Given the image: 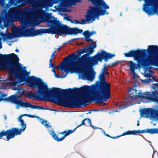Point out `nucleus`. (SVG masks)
<instances>
[{
	"mask_svg": "<svg viewBox=\"0 0 158 158\" xmlns=\"http://www.w3.org/2000/svg\"><path fill=\"white\" fill-rule=\"evenodd\" d=\"M8 70L10 74L7 76L6 79L0 80V89L6 87L15 90L18 88L19 83H28L31 87L36 88L38 94L28 93L27 98H31L35 97L40 100H51L52 102L60 105L73 108V98L71 96L62 94L64 90L55 87L48 88L42 80L34 76L30 77V72L26 70H25L26 73L20 72L19 70L15 69L11 71Z\"/></svg>",
	"mask_w": 158,
	"mask_h": 158,
	"instance_id": "obj_1",
	"label": "nucleus"
},
{
	"mask_svg": "<svg viewBox=\"0 0 158 158\" xmlns=\"http://www.w3.org/2000/svg\"><path fill=\"white\" fill-rule=\"evenodd\" d=\"M113 57V54L107 53L103 51L98 53L95 56L89 57L86 54L81 57L69 60L67 62L60 64L57 67L62 73L65 74L60 76L57 74L54 68V64L52 63V59L50 58L49 62V68H52V72L57 78H63L65 77L68 73H76L78 74L79 79L84 80L92 81L95 77L91 70L92 66L98 64V62H102L103 59L106 62L109 59Z\"/></svg>",
	"mask_w": 158,
	"mask_h": 158,
	"instance_id": "obj_2",
	"label": "nucleus"
},
{
	"mask_svg": "<svg viewBox=\"0 0 158 158\" xmlns=\"http://www.w3.org/2000/svg\"><path fill=\"white\" fill-rule=\"evenodd\" d=\"M146 51V50H138L130 51L124 54L126 57H133L135 60L143 65L144 71L143 75L145 77L148 78L144 80L140 79L142 83L144 84L149 83L154 80L152 65L158 66V47L157 45L148 46L147 52L152 55L146 60L144 55Z\"/></svg>",
	"mask_w": 158,
	"mask_h": 158,
	"instance_id": "obj_3",
	"label": "nucleus"
},
{
	"mask_svg": "<svg viewBox=\"0 0 158 158\" xmlns=\"http://www.w3.org/2000/svg\"><path fill=\"white\" fill-rule=\"evenodd\" d=\"M19 59L14 53L8 55L0 54V69L10 70V71L14 69L19 70V72L23 71L26 73V68L21 67L15 63L18 62Z\"/></svg>",
	"mask_w": 158,
	"mask_h": 158,
	"instance_id": "obj_4",
	"label": "nucleus"
},
{
	"mask_svg": "<svg viewBox=\"0 0 158 158\" xmlns=\"http://www.w3.org/2000/svg\"><path fill=\"white\" fill-rule=\"evenodd\" d=\"M45 18H41L40 19V21H45L48 23L49 26H51L50 28L47 29L48 33L69 34L70 28L68 27L66 25L60 26L55 20L52 19L47 15Z\"/></svg>",
	"mask_w": 158,
	"mask_h": 158,
	"instance_id": "obj_5",
	"label": "nucleus"
},
{
	"mask_svg": "<svg viewBox=\"0 0 158 158\" xmlns=\"http://www.w3.org/2000/svg\"><path fill=\"white\" fill-rule=\"evenodd\" d=\"M108 73L106 69H103L99 77V90L98 95L101 98L103 99L104 101L109 98L110 94V84L106 82L104 76L105 74Z\"/></svg>",
	"mask_w": 158,
	"mask_h": 158,
	"instance_id": "obj_6",
	"label": "nucleus"
},
{
	"mask_svg": "<svg viewBox=\"0 0 158 158\" xmlns=\"http://www.w3.org/2000/svg\"><path fill=\"white\" fill-rule=\"evenodd\" d=\"M18 2L21 7L25 6L27 4L32 5L33 8L36 10L35 11L40 10H43V8L47 9L49 7L52 6L53 3L56 2L55 0H44L41 2L36 3L34 2V0H18Z\"/></svg>",
	"mask_w": 158,
	"mask_h": 158,
	"instance_id": "obj_7",
	"label": "nucleus"
},
{
	"mask_svg": "<svg viewBox=\"0 0 158 158\" xmlns=\"http://www.w3.org/2000/svg\"><path fill=\"white\" fill-rule=\"evenodd\" d=\"M96 10V9L95 8H93L91 10H88L87 14L85 16V20L82 19L81 22L77 20L71 21V22L72 23L82 24L92 23L96 19L98 20L99 17L100 16L109 14V13L100 12L97 11Z\"/></svg>",
	"mask_w": 158,
	"mask_h": 158,
	"instance_id": "obj_8",
	"label": "nucleus"
},
{
	"mask_svg": "<svg viewBox=\"0 0 158 158\" xmlns=\"http://www.w3.org/2000/svg\"><path fill=\"white\" fill-rule=\"evenodd\" d=\"M151 87L153 89L152 90L154 89L155 91L152 93L148 92L146 94H142L139 90V99H145V101H143L145 102L148 103L153 102L158 103V93L157 92L158 90V81L156 83L153 84Z\"/></svg>",
	"mask_w": 158,
	"mask_h": 158,
	"instance_id": "obj_9",
	"label": "nucleus"
},
{
	"mask_svg": "<svg viewBox=\"0 0 158 158\" xmlns=\"http://www.w3.org/2000/svg\"><path fill=\"white\" fill-rule=\"evenodd\" d=\"M141 117L149 118L152 120H158V108H144L140 110Z\"/></svg>",
	"mask_w": 158,
	"mask_h": 158,
	"instance_id": "obj_10",
	"label": "nucleus"
},
{
	"mask_svg": "<svg viewBox=\"0 0 158 158\" xmlns=\"http://www.w3.org/2000/svg\"><path fill=\"white\" fill-rule=\"evenodd\" d=\"M25 116L31 118H36L40 120L41 123L44 125L45 127L47 128V129H48L51 128V126L50 125V123L47 121L40 118L38 116H35L34 115H31L30 114H24L21 115L18 118V120L19 122L20 123L21 126L22 128V129H18V130H20L21 133L25 130L26 127V123H24L23 120L22 119V117L23 116Z\"/></svg>",
	"mask_w": 158,
	"mask_h": 158,
	"instance_id": "obj_11",
	"label": "nucleus"
},
{
	"mask_svg": "<svg viewBox=\"0 0 158 158\" xmlns=\"http://www.w3.org/2000/svg\"><path fill=\"white\" fill-rule=\"evenodd\" d=\"M85 121H86L87 123L89 124H90V126L93 128H97L96 127H94L92 125L91 121V120H90L89 119H85L84 120L82 121L80 125L77 126V127H76L73 130H69L67 131H65L64 132L62 133V135H63V136L62 137H61L60 138H59L57 136L56 134H55L53 130L52 131H50L49 132L50 134L52 136L53 138L57 141H62L65 138V137H66L67 136L73 132L77 128L80 127L82 125L84 124Z\"/></svg>",
	"mask_w": 158,
	"mask_h": 158,
	"instance_id": "obj_12",
	"label": "nucleus"
},
{
	"mask_svg": "<svg viewBox=\"0 0 158 158\" xmlns=\"http://www.w3.org/2000/svg\"><path fill=\"white\" fill-rule=\"evenodd\" d=\"M21 134V132L18 129L13 128L7 130L6 131H2L0 132V138L4 135H7L6 138L9 140L11 138H14L15 135Z\"/></svg>",
	"mask_w": 158,
	"mask_h": 158,
	"instance_id": "obj_13",
	"label": "nucleus"
},
{
	"mask_svg": "<svg viewBox=\"0 0 158 158\" xmlns=\"http://www.w3.org/2000/svg\"><path fill=\"white\" fill-rule=\"evenodd\" d=\"M20 105L24 107V108H29L31 109H44V108L43 106H37L31 104V103L29 102H21L20 103Z\"/></svg>",
	"mask_w": 158,
	"mask_h": 158,
	"instance_id": "obj_14",
	"label": "nucleus"
},
{
	"mask_svg": "<svg viewBox=\"0 0 158 158\" xmlns=\"http://www.w3.org/2000/svg\"><path fill=\"white\" fill-rule=\"evenodd\" d=\"M139 133H148L151 134H158V128L140 130Z\"/></svg>",
	"mask_w": 158,
	"mask_h": 158,
	"instance_id": "obj_15",
	"label": "nucleus"
},
{
	"mask_svg": "<svg viewBox=\"0 0 158 158\" xmlns=\"http://www.w3.org/2000/svg\"><path fill=\"white\" fill-rule=\"evenodd\" d=\"M77 52H79V54H76V53H75V54H71L70 55V56H75V57L76 58L77 57L80 56L82 54L84 53H89V54H90L89 53L88 49L87 47L83 49H80Z\"/></svg>",
	"mask_w": 158,
	"mask_h": 158,
	"instance_id": "obj_16",
	"label": "nucleus"
},
{
	"mask_svg": "<svg viewBox=\"0 0 158 158\" xmlns=\"http://www.w3.org/2000/svg\"><path fill=\"white\" fill-rule=\"evenodd\" d=\"M127 66L129 67L131 72H133L137 69V65L134 63L132 61H129L127 64Z\"/></svg>",
	"mask_w": 158,
	"mask_h": 158,
	"instance_id": "obj_17",
	"label": "nucleus"
},
{
	"mask_svg": "<svg viewBox=\"0 0 158 158\" xmlns=\"http://www.w3.org/2000/svg\"><path fill=\"white\" fill-rule=\"evenodd\" d=\"M83 31L77 28H70L69 34L76 35L78 33H81Z\"/></svg>",
	"mask_w": 158,
	"mask_h": 158,
	"instance_id": "obj_18",
	"label": "nucleus"
},
{
	"mask_svg": "<svg viewBox=\"0 0 158 158\" xmlns=\"http://www.w3.org/2000/svg\"><path fill=\"white\" fill-rule=\"evenodd\" d=\"M96 47V43L95 42H94L90 44L89 46L87 47L88 49L89 53L90 54L92 53L94 51V49Z\"/></svg>",
	"mask_w": 158,
	"mask_h": 158,
	"instance_id": "obj_19",
	"label": "nucleus"
},
{
	"mask_svg": "<svg viewBox=\"0 0 158 158\" xmlns=\"http://www.w3.org/2000/svg\"><path fill=\"white\" fill-rule=\"evenodd\" d=\"M0 6L2 7L3 10L5 11L9 8V6L8 4H6L4 0H0Z\"/></svg>",
	"mask_w": 158,
	"mask_h": 158,
	"instance_id": "obj_20",
	"label": "nucleus"
},
{
	"mask_svg": "<svg viewBox=\"0 0 158 158\" xmlns=\"http://www.w3.org/2000/svg\"><path fill=\"white\" fill-rule=\"evenodd\" d=\"M140 130L136 131L133 130L132 131H128L127 132L123 133L121 136H123L128 135H136L137 133H139Z\"/></svg>",
	"mask_w": 158,
	"mask_h": 158,
	"instance_id": "obj_21",
	"label": "nucleus"
},
{
	"mask_svg": "<svg viewBox=\"0 0 158 158\" xmlns=\"http://www.w3.org/2000/svg\"><path fill=\"white\" fill-rule=\"evenodd\" d=\"M96 32L95 31L89 32L88 31H85L83 33L84 36L85 37H90L94 34H95Z\"/></svg>",
	"mask_w": 158,
	"mask_h": 158,
	"instance_id": "obj_22",
	"label": "nucleus"
},
{
	"mask_svg": "<svg viewBox=\"0 0 158 158\" xmlns=\"http://www.w3.org/2000/svg\"><path fill=\"white\" fill-rule=\"evenodd\" d=\"M3 10L1 12L0 15V27L2 29V19L4 17H3Z\"/></svg>",
	"mask_w": 158,
	"mask_h": 158,
	"instance_id": "obj_23",
	"label": "nucleus"
},
{
	"mask_svg": "<svg viewBox=\"0 0 158 158\" xmlns=\"http://www.w3.org/2000/svg\"><path fill=\"white\" fill-rule=\"evenodd\" d=\"M133 74V78L134 80V81L135 82H137V79H138V76L137 74H136L135 72V71H134L133 72H131Z\"/></svg>",
	"mask_w": 158,
	"mask_h": 158,
	"instance_id": "obj_24",
	"label": "nucleus"
},
{
	"mask_svg": "<svg viewBox=\"0 0 158 158\" xmlns=\"http://www.w3.org/2000/svg\"><path fill=\"white\" fill-rule=\"evenodd\" d=\"M123 104L124 105L125 104L124 102H123L122 104H120V105L118 103L117 105H118V106L120 105V107L118 110H117V109L116 110L115 112H120V109H122L123 108H125L127 107V106H123Z\"/></svg>",
	"mask_w": 158,
	"mask_h": 158,
	"instance_id": "obj_25",
	"label": "nucleus"
},
{
	"mask_svg": "<svg viewBox=\"0 0 158 158\" xmlns=\"http://www.w3.org/2000/svg\"><path fill=\"white\" fill-rule=\"evenodd\" d=\"M152 158H158V155L157 152L154 151L152 155Z\"/></svg>",
	"mask_w": 158,
	"mask_h": 158,
	"instance_id": "obj_26",
	"label": "nucleus"
},
{
	"mask_svg": "<svg viewBox=\"0 0 158 158\" xmlns=\"http://www.w3.org/2000/svg\"><path fill=\"white\" fill-rule=\"evenodd\" d=\"M124 101L126 103H129L131 102L130 100L127 98H125Z\"/></svg>",
	"mask_w": 158,
	"mask_h": 158,
	"instance_id": "obj_27",
	"label": "nucleus"
},
{
	"mask_svg": "<svg viewBox=\"0 0 158 158\" xmlns=\"http://www.w3.org/2000/svg\"><path fill=\"white\" fill-rule=\"evenodd\" d=\"M85 38L87 41H89L91 40L90 39L89 37H85Z\"/></svg>",
	"mask_w": 158,
	"mask_h": 158,
	"instance_id": "obj_28",
	"label": "nucleus"
},
{
	"mask_svg": "<svg viewBox=\"0 0 158 158\" xmlns=\"http://www.w3.org/2000/svg\"><path fill=\"white\" fill-rule=\"evenodd\" d=\"M55 52H53V53H52V54L51 56V58H52V60L54 59V58H52V57L54 56L55 54Z\"/></svg>",
	"mask_w": 158,
	"mask_h": 158,
	"instance_id": "obj_29",
	"label": "nucleus"
},
{
	"mask_svg": "<svg viewBox=\"0 0 158 158\" xmlns=\"http://www.w3.org/2000/svg\"><path fill=\"white\" fill-rule=\"evenodd\" d=\"M98 128L99 129H100L102 131V132L106 136H109V135H107V134H106V133H105V132L103 131V130L101 128Z\"/></svg>",
	"mask_w": 158,
	"mask_h": 158,
	"instance_id": "obj_30",
	"label": "nucleus"
},
{
	"mask_svg": "<svg viewBox=\"0 0 158 158\" xmlns=\"http://www.w3.org/2000/svg\"><path fill=\"white\" fill-rule=\"evenodd\" d=\"M2 48V43L1 42V38H0V49H1Z\"/></svg>",
	"mask_w": 158,
	"mask_h": 158,
	"instance_id": "obj_31",
	"label": "nucleus"
},
{
	"mask_svg": "<svg viewBox=\"0 0 158 158\" xmlns=\"http://www.w3.org/2000/svg\"><path fill=\"white\" fill-rule=\"evenodd\" d=\"M60 0H55V1L56 2V3H58Z\"/></svg>",
	"mask_w": 158,
	"mask_h": 158,
	"instance_id": "obj_32",
	"label": "nucleus"
},
{
	"mask_svg": "<svg viewBox=\"0 0 158 158\" xmlns=\"http://www.w3.org/2000/svg\"><path fill=\"white\" fill-rule=\"evenodd\" d=\"M106 64H105L104 65L103 69H106Z\"/></svg>",
	"mask_w": 158,
	"mask_h": 158,
	"instance_id": "obj_33",
	"label": "nucleus"
},
{
	"mask_svg": "<svg viewBox=\"0 0 158 158\" xmlns=\"http://www.w3.org/2000/svg\"><path fill=\"white\" fill-rule=\"evenodd\" d=\"M15 51L16 52H19V50L17 49H15Z\"/></svg>",
	"mask_w": 158,
	"mask_h": 158,
	"instance_id": "obj_34",
	"label": "nucleus"
},
{
	"mask_svg": "<svg viewBox=\"0 0 158 158\" xmlns=\"http://www.w3.org/2000/svg\"><path fill=\"white\" fill-rule=\"evenodd\" d=\"M4 117L5 120H6L7 119L6 116V115L4 116Z\"/></svg>",
	"mask_w": 158,
	"mask_h": 158,
	"instance_id": "obj_35",
	"label": "nucleus"
},
{
	"mask_svg": "<svg viewBox=\"0 0 158 158\" xmlns=\"http://www.w3.org/2000/svg\"><path fill=\"white\" fill-rule=\"evenodd\" d=\"M141 101H140L139 102H136V103H138V104H139L140 103V102H141Z\"/></svg>",
	"mask_w": 158,
	"mask_h": 158,
	"instance_id": "obj_36",
	"label": "nucleus"
},
{
	"mask_svg": "<svg viewBox=\"0 0 158 158\" xmlns=\"http://www.w3.org/2000/svg\"><path fill=\"white\" fill-rule=\"evenodd\" d=\"M139 125V121H138V124H137V126H138Z\"/></svg>",
	"mask_w": 158,
	"mask_h": 158,
	"instance_id": "obj_37",
	"label": "nucleus"
},
{
	"mask_svg": "<svg viewBox=\"0 0 158 158\" xmlns=\"http://www.w3.org/2000/svg\"><path fill=\"white\" fill-rule=\"evenodd\" d=\"M103 105H105V103H103Z\"/></svg>",
	"mask_w": 158,
	"mask_h": 158,
	"instance_id": "obj_38",
	"label": "nucleus"
},
{
	"mask_svg": "<svg viewBox=\"0 0 158 158\" xmlns=\"http://www.w3.org/2000/svg\"><path fill=\"white\" fill-rule=\"evenodd\" d=\"M120 15L121 16V13L120 14Z\"/></svg>",
	"mask_w": 158,
	"mask_h": 158,
	"instance_id": "obj_39",
	"label": "nucleus"
},
{
	"mask_svg": "<svg viewBox=\"0 0 158 158\" xmlns=\"http://www.w3.org/2000/svg\"><path fill=\"white\" fill-rule=\"evenodd\" d=\"M157 14V15H158V14Z\"/></svg>",
	"mask_w": 158,
	"mask_h": 158,
	"instance_id": "obj_40",
	"label": "nucleus"
}]
</instances>
